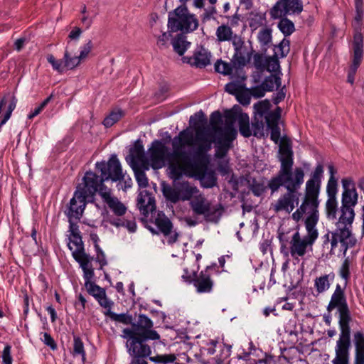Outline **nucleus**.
Returning <instances> with one entry per match:
<instances>
[{
  "instance_id": "nucleus-45",
  "label": "nucleus",
  "mask_w": 364,
  "mask_h": 364,
  "mask_svg": "<svg viewBox=\"0 0 364 364\" xmlns=\"http://www.w3.org/2000/svg\"><path fill=\"white\" fill-rule=\"evenodd\" d=\"M132 169L134 171L136 181L139 188H146L149 186V180L145 171L149 169H145L141 166L133 168Z\"/></svg>"
},
{
  "instance_id": "nucleus-31",
  "label": "nucleus",
  "mask_w": 364,
  "mask_h": 364,
  "mask_svg": "<svg viewBox=\"0 0 364 364\" xmlns=\"http://www.w3.org/2000/svg\"><path fill=\"white\" fill-rule=\"evenodd\" d=\"M151 218L159 230L165 235L171 234L173 225L171 220L166 216L163 212H154L151 215Z\"/></svg>"
},
{
  "instance_id": "nucleus-59",
  "label": "nucleus",
  "mask_w": 364,
  "mask_h": 364,
  "mask_svg": "<svg viewBox=\"0 0 364 364\" xmlns=\"http://www.w3.org/2000/svg\"><path fill=\"white\" fill-rule=\"evenodd\" d=\"M3 364H12L11 346L6 345L2 352Z\"/></svg>"
},
{
  "instance_id": "nucleus-43",
  "label": "nucleus",
  "mask_w": 364,
  "mask_h": 364,
  "mask_svg": "<svg viewBox=\"0 0 364 364\" xmlns=\"http://www.w3.org/2000/svg\"><path fill=\"white\" fill-rule=\"evenodd\" d=\"M264 119H259L254 116L253 120L251 124V127H250V130L252 132V135L257 138L263 137L264 136Z\"/></svg>"
},
{
  "instance_id": "nucleus-58",
  "label": "nucleus",
  "mask_w": 364,
  "mask_h": 364,
  "mask_svg": "<svg viewBox=\"0 0 364 364\" xmlns=\"http://www.w3.org/2000/svg\"><path fill=\"white\" fill-rule=\"evenodd\" d=\"M41 335L42 336L40 338V339L45 345L50 347L52 350H55L57 348L56 343L48 333H41Z\"/></svg>"
},
{
  "instance_id": "nucleus-21",
  "label": "nucleus",
  "mask_w": 364,
  "mask_h": 364,
  "mask_svg": "<svg viewBox=\"0 0 364 364\" xmlns=\"http://www.w3.org/2000/svg\"><path fill=\"white\" fill-rule=\"evenodd\" d=\"M342 195L341 206L354 210L358 202V193L355 188V183L352 177H345L341 179Z\"/></svg>"
},
{
  "instance_id": "nucleus-17",
  "label": "nucleus",
  "mask_w": 364,
  "mask_h": 364,
  "mask_svg": "<svg viewBox=\"0 0 364 364\" xmlns=\"http://www.w3.org/2000/svg\"><path fill=\"white\" fill-rule=\"evenodd\" d=\"M353 51L352 63L349 67L347 77V82L350 84L354 82L355 73L363 57V36L359 32L353 36Z\"/></svg>"
},
{
  "instance_id": "nucleus-14",
  "label": "nucleus",
  "mask_w": 364,
  "mask_h": 364,
  "mask_svg": "<svg viewBox=\"0 0 364 364\" xmlns=\"http://www.w3.org/2000/svg\"><path fill=\"white\" fill-rule=\"evenodd\" d=\"M334 213L329 214V210L326 208V213L328 220H336V228L352 230V224L355 218V210L344 206L338 207V202L336 203Z\"/></svg>"
},
{
  "instance_id": "nucleus-55",
  "label": "nucleus",
  "mask_w": 364,
  "mask_h": 364,
  "mask_svg": "<svg viewBox=\"0 0 364 364\" xmlns=\"http://www.w3.org/2000/svg\"><path fill=\"white\" fill-rule=\"evenodd\" d=\"M53 98V95L51 94L46 99H45L39 106L36 107L33 111H31L30 114L28 115V118L31 119L38 115L43 109L47 106V105L50 102Z\"/></svg>"
},
{
  "instance_id": "nucleus-62",
  "label": "nucleus",
  "mask_w": 364,
  "mask_h": 364,
  "mask_svg": "<svg viewBox=\"0 0 364 364\" xmlns=\"http://www.w3.org/2000/svg\"><path fill=\"white\" fill-rule=\"evenodd\" d=\"M205 120V115L202 111H199L195 113L194 115L191 116L190 117V123L194 126H196L198 123L202 122Z\"/></svg>"
},
{
  "instance_id": "nucleus-23",
  "label": "nucleus",
  "mask_w": 364,
  "mask_h": 364,
  "mask_svg": "<svg viewBox=\"0 0 364 364\" xmlns=\"http://www.w3.org/2000/svg\"><path fill=\"white\" fill-rule=\"evenodd\" d=\"M89 200L85 196L82 195L79 191L74 192L73 198L70 199L65 210V214L68 218L71 219H80L84 213L86 205Z\"/></svg>"
},
{
  "instance_id": "nucleus-37",
  "label": "nucleus",
  "mask_w": 364,
  "mask_h": 364,
  "mask_svg": "<svg viewBox=\"0 0 364 364\" xmlns=\"http://www.w3.org/2000/svg\"><path fill=\"white\" fill-rule=\"evenodd\" d=\"M112 306L110 308H105L104 314L105 316L109 318L112 321L123 323L124 325H132L133 317L131 314L127 313L116 314L112 311Z\"/></svg>"
},
{
  "instance_id": "nucleus-33",
  "label": "nucleus",
  "mask_w": 364,
  "mask_h": 364,
  "mask_svg": "<svg viewBox=\"0 0 364 364\" xmlns=\"http://www.w3.org/2000/svg\"><path fill=\"white\" fill-rule=\"evenodd\" d=\"M178 196L180 200H191L198 193L199 190L196 186L190 184L188 182H182L178 184Z\"/></svg>"
},
{
  "instance_id": "nucleus-56",
  "label": "nucleus",
  "mask_w": 364,
  "mask_h": 364,
  "mask_svg": "<svg viewBox=\"0 0 364 364\" xmlns=\"http://www.w3.org/2000/svg\"><path fill=\"white\" fill-rule=\"evenodd\" d=\"M92 48V43L90 40L80 48V55H77L78 58L81 60H84L88 56Z\"/></svg>"
},
{
  "instance_id": "nucleus-24",
  "label": "nucleus",
  "mask_w": 364,
  "mask_h": 364,
  "mask_svg": "<svg viewBox=\"0 0 364 364\" xmlns=\"http://www.w3.org/2000/svg\"><path fill=\"white\" fill-rule=\"evenodd\" d=\"M126 161L132 168L139 166L145 169L150 168V164H148L147 154H145L144 146L140 141L136 142L133 147L130 148L129 155L126 157Z\"/></svg>"
},
{
  "instance_id": "nucleus-13",
  "label": "nucleus",
  "mask_w": 364,
  "mask_h": 364,
  "mask_svg": "<svg viewBox=\"0 0 364 364\" xmlns=\"http://www.w3.org/2000/svg\"><path fill=\"white\" fill-rule=\"evenodd\" d=\"M303 11L302 0H278L270 9L269 14L272 19L297 15Z\"/></svg>"
},
{
  "instance_id": "nucleus-6",
  "label": "nucleus",
  "mask_w": 364,
  "mask_h": 364,
  "mask_svg": "<svg viewBox=\"0 0 364 364\" xmlns=\"http://www.w3.org/2000/svg\"><path fill=\"white\" fill-rule=\"evenodd\" d=\"M323 246L327 247L331 255L346 256L347 250L355 246L356 239L352 233V230L336 228L333 231H328L323 237Z\"/></svg>"
},
{
  "instance_id": "nucleus-57",
  "label": "nucleus",
  "mask_w": 364,
  "mask_h": 364,
  "mask_svg": "<svg viewBox=\"0 0 364 364\" xmlns=\"http://www.w3.org/2000/svg\"><path fill=\"white\" fill-rule=\"evenodd\" d=\"M350 264L349 259L346 258L340 268V276L346 281H348L350 277Z\"/></svg>"
},
{
  "instance_id": "nucleus-50",
  "label": "nucleus",
  "mask_w": 364,
  "mask_h": 364,
  "mask_svg": "<svg viewBox=\"0 0 364 364\" xmlns=\"http://www.w3.org/2000/svg\"><path fill=\"white\" fill-rule=\"evenodd\" d=\"M262 85L267 91H272L281 87V78L276 75H272L264 79Z\"/></svg>"
},
{
  "instance_id": "nucleus-32",
  "label": "nucleus",
  "mask_w": 364,
  "mask_h": 364,
  "mask_svg": "<svg viewBox=\"0 0 364 364\" xmlns=\"http://www.w3.org/2000/svg\"><path fill=\"white\" fill-rule=\"evenodd\" d=\"M353 343L355 348L354 364H364V334L360 331L355 332Z\"/></svg>"
},
{
  "instance_id": "nucleus-48",
  "label": "nucleus",
  "mask_w": 364,
  "mask_h": 364,
  "mask_svg": "<svg viewBox=\"0 0 364 364\" xmlns=\"http://www.w3.org/2000/svg\"><path fill=\"white\" fill-rule=\"evenodd\" d=\"M290 50V41L287 38H284L279 45L274 48V54L279 58H284L287 55Z\"/></svg>"
},
{
  "instance_id": "nucleus-15",
  "label": "nucleus",
  "mask_w": 364,
  "mask_h": 364,
  "mask_svg": "<svg viewBox=\"0 0 364 364\" xmlns=\"http://www.w3.org/2000/svg\"><path fill=\"white\" fill-rule=\"evenodd\" d=\"M232 45L234 48L232 62L235 66H237L239 69H242L243 67L250 62L253 49L252 47L246 45L241 36L236 37Z\"/></svg>"
},
{
  "instance_id": "nucleus-64",
  "label": "nucleus",
  "mask_w": 364,
  "mask_h": 364,
  "mask_svg": "<svg viewBox=\"0 0 364 364\" xmlns=\"http://www.w3.org/2000/svg\"><path fill=\"white\" fill-rule=\"evenodd\" d=\"M251 190L255 196H259L264 192V186L262 183H256L252 185Z\"/></svg>"
},
{
  "instance_id": "nucleus-47",
  "label": "nucleus",
  "mask_w": 364,
  "mask_h": 364,
  "mask_svg": "<svg viewBox=\"0 0 364 364\" xmlns=\"http://www.w3.org/2000/svg\"><path fill=\"white\" fill-rule=\"evenodd\" d=\"M162 192L166 199L171 203H176L180 200L178 186L176 188H173L169 185L164 186L162 188Z\"/></svg>"
},
{
  "instance_id": "nucleus-2",
  "label": "nucleus",
  "mask_w": 364,
  "mask_h": 364,
  "mask_svg": "<svg viewBox=\"0 0 364 364\" xmlns=\"http://www.w3.org/2000/svg\"><path fill=\"white\" fill-rule=\"evenodd\" d=\"M238 122L239 131L244 137L252 136L250 128V118L247 114L241 111L240 107L235 106L232 109L225 113V126L223 128V139L221 136H217L215 139L208 127H198L196 131V140L198 146L196 149L197 156H204L215 144V156L218 159H223L232 147V143L236 139L237 132L235 128V123Z\"/></svg>"
},
{
  "instance_id": "nucleus-29",
  "label": "nucleus",
  "mask_w": 364,
  "mask_h": 364,
  "mask_svg": "<svg viewBox=\"0 0 364 364\" xmlns=\"http://www.w3.org/2000/svg\"><path fill=\"white\" fill-rule=\"evenodd\" d=\"M282 109L277 107V114H272L268 117L266 124L267 129L271 130V139L277 144L280 139L281 132L279 127V121L281 118Z\"/></svg>"
},
{
  "instance_id": "nucleus-38",
  "label": "nucleus",
  "mask_w": 364,
  "mask_h": 364,
  "mask_svg": "<svg viewBox=\"0 0 364 364\" xmlns=\"http://www.w3.org/2000/svg\"><path fill=\"white\" fill-rule=\"evenodd\" d=\"M215 70L224 75H235L237 73V70H239L237 66H235L234 64L225 62L222 60H218L214 65Z\"/></svg>"
},
{
  "instance_id": "nucleus-18",
  "label": "nucleus",
  "mask_w": 364,
  "mask_h": 364,
  "mask_svg": "<svg viewBox=\"0 0 364 364\" xmlns=\"http://www.w3.org/2000/svg\"><path fill=\"white\" fill-rule=\"evenodd\" d=\"M300 193L297 191H287L272 203V209L275 213L284 212L289 214L298 206Z\"/></svg>"
},
{
  "instance_id": "nucleus-12",
  "label": "nucleus",
  "mask_w": 364,
  "mask_h": 364,
  "mask_svg": "<svg viewBox=\"0 0 364 364\" xmlns=\"http://www.w3.org/2000/svg\"><path fill=\"white\" fill-rule=\"evenodd\" d=\"M70 47V42H68L62 59H56L52 54H48L46 57L52 68L60 74L64 73L67 70H73L81 63L78 56L73 55V52Z\"/></svg>"
},
{
  "instance_id": "nucleus-61",
  "label": "nucleus",
  "mask_w": 364,
  "mask_h": 364,
  "mask_svg": "<svg viewBox=\"0 0 364 364\" xmlns=\"http://www.w3.org/2000/svg\"><path fill=\"white\" fill-rule=\"evenodd\" d=\"M267 91L262 84L260 86H256L251 89V95L257 98L262 97L264 95L265 92Z\"/></svg>"
},
{
  "instance_id": "nucleus-34",
  "label": "nucleus",
  "mask_w": 364,
  "mask_h": 364,
  "mask_svg": "<svg viewBox=\"0 0 364 364\" xmlns=\"http://www.w3.org/2000/svg\"><path fill=\"white\" fill-rule=\"evenodd\" d=\"M334 279V274L321 275L316 277L314 280V288L317 295L326 291L331 287V282Z\"/></svg>"
},
{
  "instance_id": "nucleus-10",
  "label": "nucleus",
  "mask_w": 364,
  "mask_h": 364,
  "mask_svg": "<svg viewBox=\"0 0 364 364\" xmlns=\"http://www.w3.org/2000/svg\"><path fill=\"white\" fill-rule=\"evenodd\" d=\"M131 328H125L122 331V338L141 336L156 341L160 338L159 334L153 329V321L145 314H139L137 320L132 323Z\"/></svg>"
},
{
  "instance_id": "nucleus-60",
  "label": "nucleus",
  "mask_w": 364,
  "mask_h": 364,
  "mask_svg": "<svg viewBox=\"0 0 364 364\" xmlns=\"http://www.w3.org/2000/svg\"><path fill=\"white\" fill-rule=\"evenodd\" d=\"M80 219H71L68 218L69 222V231L70 232L71 235H80V232L79 230V227L77 225V222Z\"/></svg>"
},
{
  "instance_id": "nucleus-51",
  "label": "nucleus",
  "mask_w": 364,
  "mask_h": 364,
  "mask_svg": "<svg viewBox=\"0 0 364 364\" xmlns=\"http://www.w3.org/2000/svg\"><path fill=\"white\" fill-rule=\"evenodd\" d=\"M149 359L154 364H169L174 363L176 357L174 354H162L150 356Z\"/></svg>"
},
{
  "instance_id": "nucleus-53",
  "label": "nucleus",
  "mask_w": 364,
  "mask_h": 364,
  "mask_svg": "<svg viewBox=\"0 0 364 364\" xmlns=\"http://www.w3.org/2000/svg\"><path fill=\"white\" fill-rule=\"evenodd\" d=\"M265 67L269 72H277L280 69L279 57L273 55L265 60Z\"/></svg>"
},
{
  "instance_id": "nucleus-5",
  "label": "nucleus",
  "mask_w": 364,
  "mask_h": 364,
  "mask_svg": "<svg viewBox=\"0 0 364 364\" xmlns=\"http://www.w3.org/2000/svg\"><path fill=\"white\" fill-rule=\"evenodd\" d=\"M95 168L100 172L101 176L91 171H87L82 178V183L76 188V191L92 201L102 182L108 180L117 182L123 178L122 166L115 154L112 155L107 161L96 162Z\"/></svg>"
},
{
  "instance_id": "nucleus-39",
  "label": "nucleus",
  "mask_w": 364,
  "mask_h": 364,
  "mask_svg": "<svg viewBox=\"0 0 364 364\" xmlns=\"http://www.w3.org/2000/svg\"><path fill=\"white\" fill-rule=\"evenodd\" d=\"M191 43L187 41L186 38L182 35H178L173 39L172 46L173 50L179 55H183L189 48Z\"/></svg>"
},
{
  "instance_id": "nucleus-20",
  "label": "nucleus",
  "mask_w": 364,
  "mask_h": 364,
  "mask_svg": "<svg viewBox=\"0 0 364 364\" xmlns=\"http://www.w3.org/2000/svg\"><path fill=\"white\" fill-rule=\"evenodd\" d=\"M350 347V331H341L335 347L336 356L333 364H348Z\"/></svg>"
},
{
  "instance_id": "nucleus-22",
  "label": "nucleus",
  "mask_w": 364,
  "mask_h": 364,
  "mask_svg": "<svg viewBox=\"0 0 364 364\" xmlns=\"http://www.w3.org/2000/svg\"><path fill=\"white\" fill-rule=\"evenodd\" d=\"M208 267L205 270L199 273L193 271V277L191 280L189 277L184 276L193 285L198 294H210L213 290L214 281L208 273Z\"/></svg>"
},
{
  "instance_id": "nucleus-46",
  "label": "nucleus",
  "mask_w": 364,
  "mask_h": 364,
  "mask_svg": "<svg viewBox=\"0 0 364 364\" xmlns=\"http://www.w3.org/2000/svg\"><path fill=\"white\" fill-rule=\"evenodd\" d=\"M266 23L265 14L263 13H255L251 14L249 18V26L253 29L256 30L258 28L262 26Z\"/></svg>"
},
{
  "instance_id": "nucleus-9",
  "label": "nucleus",
  "mask_w": 364,
  "mask_h": 364,
  "mask_svg": "<svg viewBox=\"0 0 364 364\" xmlns=\"http://www.w3.org/2000/svg\"><path fill=\"white\" fill-rule=\"evenodd\" d=\"M189 205L195 215H203L205 221L210 223H218L223 211L220 204H212L201 194L196 196L190 201Z\"/></svg>"
},
{
  "instance_id": "nucleus-40",
  "label": "nucleus",
  "mask_w": 364,
  "mask_h": 364,
  "mask_svg": "<svg viewBox=\"0 0 364 364\" xmlns=\"http://www.w3.org/2000/svg\"><path fill=\"white\" fill-rule=\"evenodd\" d=\"M72 355L75 358L80 357L82 363H85L86 360V353L84 348V343L82 339L77 336H73Z\"/></svg>"
},
{
  "instance_id": "nucleus-8",
  "label": "nucleus",
  "mask_w": 364,
  "mask_h": 364,
  "mask_svg": "<svg viewBox=\"0 0 364 364\" xmlns=\"http://www.w3.org/2000/svg\"><path fill=\"white\" fill-rule=\"evenodd\" d=\"M198 26V19L185 6H178L168 15V27L171 32L190 33Z\"/></svg>"
},
{
  "instance_id": "nucleus-41",
  "label": "nucleus",
  "mask_w": 364,
  "mask_h": 364,
  "mask_svg": "<svg viewBox=\"0 0 364 364\" xmlns=\"http://www.w3.org/2000/svg\"><path fill=\"white\" fill-rule=\"evenodd\" d=\"M117 216H122L127 212V207L116 197H112L105 203Z\"/></svg>"
},
{
  "instance_id": "nucleus-49",
  "label": "nucleus",
  "mask_w": 364,
  "mask_h": 364,
  "mask_svg": "<svg viewBox=\"0 0 364 364\" xmlns=\"http://www.w3.org/2000/svg\"><path fill=\"white\" fill-rule=\"evenodd\" d=\"M124 116L122 110L117 109L110 112L103 121V124L105 127H111L116 122H117Z\"/></svg>"
},
{
  "instance_id": "nucleus-28",
  "label": "nucleus",
  "mask_w": 364,
  "mask_h": 364,
  "mask_svg": "<svg viewBox=\"0 0 364 364\" xmlns=\"http://www.w3.org/2000/svg\"><path fill=\"white\" fill-rule=\"evenodd\" d=\"M327 200L326 202V208L329 210V214L334 213L336 203L337 201L336 195L338 193L337 179L328 178L326 186Z\"/></svg>"
},
{
  "instance_id": "nucleus-19",
  "label": "nucleus",
  "mask_w": 364,
  "mask_h": 364,
  "mask_svg": "<svg viewBox=\"0 0 364 364\" xmlns=\"http://www.w3.org/2000/svg\"><path fill=\"white\" fill-rule=\"evenodd\" d=\"M127 339L126 347L128 353L132 358L150 357L151 350L150 346L146 343L149 338H141V336H132V338H124Z\"/></svg>"
},
{
  "instance_id": "nucleus-30",
  "label": "nucleus",
  "mask_w": 364,
  "mask_h": 364,
  "mask_svg": "<svg viewBox=\"0 0 364 364\" xmlns=\"http://www.w3.org/2000/svg\"><path fill=\"white\" fill-rule=\"evenodd\" d=\"M271 104L269 100L259 101L254 105V116L268 122V117L272 114H277V107L274 111H270Z\"/></svg>"
},
{
  "instance_id": "nucleus-7",
  "label": "nucleus",
  "mask_w": 364,
  "mask_h": 364,
  "mask_svg": "<svg viewBox=\"0 0 364 364\" xmlns=\"http://www.w3.org/2000/svg\"><path fill=\"white\" fill-rule=\"evenodd\" d=\"M336 309L338 314V324L340 331H350V322L351 321L350 311L343 289L340 284H337L331 300L327 306V311H332Z\"/></svg>"
},
{
  "instance_id": "nucleus-63",
  "label": "nucleus",
  "mask_w": 364,
  "mask_h": 364,
  "mask_svg": "<svg viewBox=\"0 0 364 364\" xmlns=\"http://www.w3.org/2000/svg\"><path fill=\"white\" fill-rule=\"evenodd\" d=\"M171 35L166 32L163 33L158 37L157 45L160 48L166 47L167 42L169 40Z\"/></svg>"
},
{
  "instance_id": "nucleus-36",
  "label": "nucleus",
  "mask_w": 364,
  "mask_h": 364,
  "mask_svg": "<svg viewBox=\"0 0 364 364\" xmlns=\"http://www.w3.org/2000/svg\"><path fill=\"white\" fill-rule=\"evenodd\" d=\"M222 122V115L219 111L213 112L210 118V127L207 126L210 129V132L213 135L214 139L217 136H221L223 138V128L219 126Z\"/></svg>"
},
{
  "instance_id": "nucleus-3",
  "label": "nucleus",
  "mask_w": 364,
  "mask_h": 364,
  "mask_svg": "<svg viewBox=\"0 0 364 364\" xmlns=\"http://www.w3.org/2000/svg\"><path fill=\"white\" fill-rule=\"evenodd\" d=\"M195 141L193 132L189 129L181 131L173 138L171 151H168L164 142L154 140L147 151L148 164L154 169H159L167 162L173 173L181 175L183 171L193 168L191 151L186 148L193 146Z\"/></svg>"
},
{
  "instance_id": "nucleus-4",
  "label": "nucleus",
  "mask_w": 364,
  "mask_h": 364,
  "mask_svg": "<svg viewBox=\"0 0 364 364\" xmlns=\"http://www.w3.org/2000/svg\"><path fill=\"white\" fill-rule=\"evenodd\" d=\"M279 152L280 168L277 174L269 181L267 187L272 194L277 192L281 187L287 191L299 192L304 181V171L301 167L293 168L294 158L291 147H281Z\"/></svg>"
},
{
  "instance_id": "nucleus-52",
  "label": "nucleus",
  "mask_w": 364,
  "mask_h": 364,
  "mask_svg": "<svg viewBox=\"0 0 364 364\" xmlns=\"http://www.w3.org/2000/svg\"><path fill=\"white\" fill-rule=\"evenodd\" d=\"M257 39L262 46H268L272 42V30L269 28H262L258 33Z\"/></svg>"
},
{
  "instance_id": "nucleus-27",
  "label": "nucleus",
  "mask_w": 364,
  "mask_h": 364,
  "mask_svg": "<svg viewBox=\"0 0 364 364\" xmlns=\"http://www.w3.org/2000/svg\"><path fill=\"white\" fill-rule=\"evenodd\" d=\"M232 82L226 84L225 90L227 92L237 96L243 91L246 77L243 69L237 70V73L231 76Z\"/></svg>"
},
{
  "instance_id": "nucleus-16",
  "label": "nucleus",
  "mask_w": 364,
  "mask_h": 364,
  "mask_svg": "<svg viewBox=\"0 0 364 364\" xmlns=\"http://www.w3.org/2000/svg\"><path fill=\"white\" fill-rule=\"evenodd\" d=\"M69 249L72 251L73 258L80 264L82 270L87 269V266L92 264L93 257L85 252L84 245L80 235L70 236Z\"/></svg>"
},
{
  "instance_id": "nucleus-11",
  "label": "nucleus",
  "mask_w": 364,
  "mask_h": 364,
  "mask_svg": "<svg viewBox=\"0 0 364 364\" xmlns=\"http://www.w3.org/2000/svg\"><path fill=\"white\" fill-rule=\"evenodd\" d=\"M87 269L82 270L85 279V286L87 292L92 296L102 308H110L114 306V302L107 296L105 289L92 282L95 274L94 268L92 264L87 266Z\"/></svg>"
},
{
  "instance_id": "nucleus-54",
  "label": "nucleus",
  "mask_w": 364,
  "mask_h": 364,
  "mask_svg": "<svg viewBox=\"0 0 364 364\" xmlns=\"http://www.w3.org/2000/svg\"><path fill=\"white\" fill-rule=\"evenodd\" d=\"M97 193H99V195L101 196L102 200L105 203H106L113 197L112 195L111 188L107 187L106 185L105 184V182H102V184H100Z\"/></svg>"
},
{
  "instance_id": "nucleus-42",
  "label": "nucleus",
  "mask_w": 364,
  "mask_h": 364,
  "mask_svg": "<svg viewBox=\"0 0 364 364\" xmlns=\"http://www.w3.org/2000/svg\"><path fill=\"white\" fill-rule=\"evenodd\" d=\"M279 20L277 27L282 34L287 37L291 35L295 31L294 23L287 18V17L278 18Z\"/></svg>"
},
{
  "instance_id": "nucleus-35",
  "label": "nucleus",
  "mask_w": 364,
  "mask_h": 364,
  "mask_svg": "<svg viewBox=\"0 0 364 364\" xmlns=\"http://www.w3.org/2000/svg\"><path fill=\"white\" fill-rule=\"evenodd\" d=\"M215 36L219 42L230 41L232 43L236 37L240 36L234 33L232 28L225 24H223L217 28Z\"/></svg>"
},
{
  "instance_id": "nucleus-26",
  "label": "nucleus",
  "mask_w": 364,
  "mask_h": 364,
  "mask_svg": "<svg viewBox=\"0 0 364 364\" xmlns=\"http://www.w3.org/2000/svg\"><path fill=\"white\" fill-rule=\"evenodd\" d=\"M211 54L205 48L200 47L196 49L191 57H183V63L197 68H204L210 64Z\"/></svg>"
},
{
  "instance_id": "nucleus-1",
  "label": "nucleus",
  "mask_w": 364,
  "mask_h": 364,
  "mask_svg": "<svg viewBox=\"0 0 364 364\" xmlns=\"http://www.w3.org/2000/svg\"><path fill=\"white\" fill-rule=\"evenodd\" d=\"M323 167L318 164L305 185L304 196L301 205L292 213L291 218L296 223L304 221L306 234L301 237L299 231H296L289 241V247L282 244L281 253L288 257L289 255L297 262L308 252H312L313 245L318 237L316 225L319 220L318 196L321 190Z\"/></svg>"
},
{
  "instance_id": "nucleus-25",
  "label": "nucleus",
  "mask_w": 364,
  "mask_h": 364,
  "mask_svg": "<svg viewBox=\"0 0 364 364\" xmlns=\"http://www.w3.org/2000/svg\"><path fill=\"white\" fill-rule=\"evenodd\" d=\"M137 206L142 215L147 217L149 213L153 215L156 212L154 197L148 191H142L137 198Z\"/></svg>"
},
{
  "instance_id": "nucleus-44",
  "label": "nucleus",
  "mask_w": 364,
  "mask_h": 364,
  "mask_svg": "<svg viewBox=\"0 0 364 364\" xmlns=\"http://www.w3.org/2000/svg\"><path fill=\"white\" fill-rule=\"evenodd\" d=\"M355 16L354 17V20L353 22V26L354 27V28L355 30V33H354V35L357 32H359L361 33V32L359 30H360L362 20H363V15H364L363 2L355 4Z\"/></svg>"
}]
</instances>
